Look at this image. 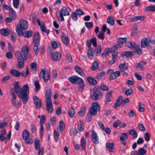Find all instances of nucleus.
Segmentation results:
<instances>
[{
	"label": "nucleus",
	"mask_w": 155,
	"mask_h": 155,
	"mask_svg": "<svg viewBox=\"0 0 155 155\" xmlns=\"http://www.w3.org/2000/svg\"><path fill=\"white\" fill-rule=\"evenodd\" d=\"M138 127L139 130L144 131L146 130V129L144 125L141 124H140L138 125Z\"/></svg>",
	"instance_id": "64"
},
{
	"label": "nucleus",
	"mask_w": 155,
	"mask_h": 155,
	"mask_svg": "<svg viewBox=\"0 0 155 155\" xmlns=\"http://www.w3.org/2000/svg\"><path fill=\"white\" fill-rule=\"evenodd\" d=\"M39 45H36L34 44V46L33 47V50L35 51V55H37L38 54V46Z\"/></svg>",
	"instance_id": "63"
},
{
	"label": "nucleus",
	"mask_w": 155,
	"mask_h": 155,
	"mask_svg": "<svg viewBox=\"0 0 155 155\" xmlns=\"http://www.w3.org/2000/svg\"><path fill=\"white\" fill-rule=\"evenodd\" d=\"M61 37L63 43L66 45H67L69 42L68 36L65 34L63 33Z\"/></svg>",
	"instance_id": "24"
},
{
	"label": "nucleus",
	"mask_w": 155,
	"mask_h": 155,
	"mask_svg": "<svg viewBox=\"0 0 155 155\" xmlns=\"http://www.w3.org/2000/svg\"><path fill=\"white\" fill-rule=\"evenodd\" d=\"M29 50V48L26 45H25L22 47L20 52L19 51L15 52V55H16L21 58L27 59Z\"/></svg>",
	"instance_id": "5"
},
{
	"label": "nucleus",
	"mask_w": 155,
	"mask_h": 155,
	"mask_svg": "<svg viewBox=\"0 0 155 155\" xmlns=\"http://www.w3.org/2000/svg\"><path fill=\"white\" fill-rule=\"evenodd\" d=\"M119 68L122 71H125L127 69L128 66L126 63L121 64L119 65Z\"/></svg>",
	"instance_id": "48"
},
{
	"label": "nucleus",
	"mask_w": 155,
	"mask_h": 155,
	"mask_svg": "<svg viewBox=\"0 0 155 155\" xmlns=\"http://www.w3.org/2000/svg\"><path fill=\"white\" fill-rule=\"evenodd\" d=\"M37 130V128L34 124H32L31 125L30 130L32 133H35L36 132Z\"/></svg>",
	"instance_id": "62"
},
{
	"label": "nucleus",
	"mask_w": 155,
	"mask_h": 155,
	"mask_svg": "<svg viewBox=\"0 0 155 155\" xmlns=\"http://www.w3.org/2000/svg\"><path fill=\"white\" fill-rule=\"evenodd\" d=\"M128 132L129 134L132 136V137L134 139L136 138L137 136V134L136 130L134 129L128 130Z\"/></svg>",
	"instance_id": "25"
},
{
	"label": "nucleus",
	"mask_w": 155,
	"mask_h": 155,
	"mask_svg": "<svg viewBox=\"0 0 155 155\" xmlns=\"http://www.w3.org/2000/svg\"><path fill=\"white\" fill-rule=\"evenodd\" d=\"M29 71L28 69L26 68V71H22L21 73L22 76L24 77H25L27 75H28L29 74Z\"/></svg>",
	"instance_id": "58"
},
{
	"label": "nucleus",
	"mask_w": 155,
	"mask_h": 155,
	"mask_svg": "<svg viewBox=\"0 0 155 155\" xmlns=\"http://www.w3.org/2000/svg\"><path fill=\"white\" fill-rule=\"evenodd\" d=\"M34 84L35 86V91L38 92L41 88L39 81H36L35 82Z\"/></svg>",
	"instance_id": "43"
},
{
	"label": "nucleus",
	"mask_w": 155,
	"mask_h": 155,
	"mask_svg": "<svg viewBox=\"0 0 155 155\" xmlns=\"http://www.w3.org/2000/svg\"><path fill=\"white\" fill-rule=\"evenodd\" d=\"M81 143L82 150H85L86 147V140L83 137L81 138Z\"/></svg>",
	"instance_id": "37"
},
{
	"label": "nucleus",
	"mask_w": 155,
	"mask_h": 155,
	"mask_svg": "<svg viewBox=\"0 0 155 155\" xmlns=\"http://www.w3.org/2000/svg\"><path fill=\"white\" fill-rule=\"evenodd\" d=\"M123 97L122 96H120L118 98L117 100L115 102L114 107L117 108L119 107L121 104L122 102Z\"/></svg>",
	"instance_id": "18"
},
{
	"label": "nucleus",
	"mask_w": 155,
	"mask_h": 155,
	"mask_svg": "<svg viewBox=\"0 0 155 155\" xmlns=\"http://www.w3.org/2000/svg\"><path fill=\"white\" fill-rule=\"evenodd\" d=\"M79 84L78 86V89L79 90L81 91L82 92L84 90L85 87V84H84V81L83 82L79 83Z\"/></svg>",
	"instance_id": "45"
},
{
	"label": "nucleus",
	"mask_w": 155,
	"mask_h": 155,
	"mask_svg": "<svg viewBox=\"0 0 155 155\" xmlns=\"http://www.w3.org/2000/svg\"><path fill=\"white\" fill-rule=\"evenodd\" d=\"M120 73L119 71H117L115 72H113L110 76L109 79L110 81L114 80L117 77L120 76Z\"/></svg>",
	"instance_id": "14"
},
{
	"label": "nucleus",
	"mask_w": 155,
	"mask_h": 155,
	"mask_svg": "<svg viewBox=\"0 0 155 155\" xmlns=\"http://www.w3.org/2000/svg\"><path fill=\"white\" fill-rule=\"evenodd\" d=\"M15 56L17 59L18 63L16 64L17 68L19 69L23 68L25 66L24 62L27 61V59L16 55H15Z\"/></svg>",
	"instance_id": "9"
},
{
	"label": "nucleus",
	"mask_w": 155,
	"mask_h": 155,
	"mask_svg": "<svg viewBox=\"0 0 155 155\" xmlns=\"http://www.w3.org/2000/svg\"><path fill=\"white\" fill-rule=\"evenodd\" d=\"M136 44L132 42L131 41H127L126 43V45L128 48L132 49Z\"/></svg>",
	"instance_id": "41"
},
{
	"label": "nucleus",
	"mask_w": 155,
	"mask_h": 155,
	"mask_svg": "<svg viewBox=\"0 0 155 155\" xmlns=\"http://www.w3.org/2000/svg\"><path fill=\"white\" fill-rule=\"evenodd\" d=\"M127 40L126 38L124 37L123 38H119L118 40V42L119 45L117 44L116 45H115V47L117 48H120V45H123L125 43Z\"/></svg>",
	"instance_id": "20"
},
{
	"label": "nucleus",
	"mask_w": 155,
	"mask_h": 155,
	"mask_svg": "<svg viewBox=\"0 0 155 155\" xmlns=\"http://www.w3.org/2000/svg\"><path fill=\"white\" fill-rule=\"evenodd\" d=\"M141 44V47L143 48L147 47L149 48H151V47L150 46L149 43V41L148 40L147 38H144L142 39Z\"/></svg>",
	"instance_id": "11"
},
{
	"label": "nucleus",
	"mask_w": 155,
	"mask_h": 155,
	"mask_svg": "<svg viewBox=\"0 0 155 155\" xmlns=\"http://www.w3.org/2000/svg\"><path fill=\"white\" fill-rule=\"evenodd\" d=\"M40 35L38 32H36L34 33V43L36 45L40 44Z\"/></svg>",
	"instance_id": "16"
},
{
	"label": "nucleus",
	"mask_w": 155,
	"mask_h": 155,
	"mask_svg": "<svg viewBox=\"0 0 155 155\" xmlns=\"http://www.w3.org/2000/svg\"><path fill=\"white\" fill-rule=\"evenodd\" d=\"M107 22L110 26H113L114 23V19L112 16H109L107 20Z\"/></svg>",
	"instance_id": "38"
},
{
	"label": "nucleus",
	"mask_w": 155,
	"mask_h": 155,
	"mask_svg": "<svg viewBox=\"0 0 155 155\" xmlns=\"http://www.w3.org/2000/svg\"><path fill=\"white\" fill-rule=\"evenodd\" d=\"M34 145L36 150H38L40 148V140L36 138L34 140Z\"/></svg>",
	"instance_id": "30"
},
{
	"label": "nucleus",
	"mask_w": 155,
	"mask_h": 155,
	"mask_svg": "<svg viewBox=\"0 0 155 155\" xmlns=\"http://www.w3.org/2000/svg\"><path fill=\"white\" fill-rule=\"evenodd\" d=\"M68 81L72 84H76L79 83L84 82V80L81 78L77 75L72 76L68 78Z\"/></svg>",
	"instance_id": "7"
},
{
	"label": "nucleus",
	"mask_w": 155,
	"mask_h": 155,
	"mask_svg": "<svg viewBox=\"0 0 155 155\" xmlns=\"http://www.w3.org/2000/svg\"><path fill=\"white\" fill-rule=\"evenodd\" d=\"M71 10V9L68 6H65L62 8L60 12L64 14V16H68L70 15Z\"/></svg>",
	"instance_id": "12"
},
{
	"label": "nucleus",
	"mask_w": 155,
	"mask_h": 155,
	"mask_svg": "<svg viewBox=\"0 0 155 155\" xmlns=\"http://www.w3.org/2000/svg\"><path fill=\"white\" fill-rule=\"evenodd\" d=\"M29 136V134L28 130H25L22 133V136L24 140H26L28 139Z\"/></svg>",
	"instance_id": "39"
},
{
	"label": "nucleus",
	"mask_w": 155,
	"mask_h": 155,
	"mask_svg": "<svg viewBox=\"0 0 155 155\" xmlns=\"http://www.w3.org/2000/svg\"><path fill=\"white\" fill-rule=\"evenodd\" d=\"M33 100L35 106L37 109L40 108L42 105L41 100L36 96H34L33 97Z\"/></svg>",
	"instance_id": "10"
},
{
	"label": "nucleus",
	"mask_w": 155,
	"mask_h": 155,
	"mask_svg": "<svg viewBox=\"0 0 155 155\" xmlns=\"http://www.w3.org/2000/svg\"><path fill=\"white\" fill-rule=\"evenodd\" d=\"M75 113V111L74 109L71 107L69 108L68 110V115L70 117H72Z\"/></svg>",
	"instance_id": "44"
},
{
	"label": "nucleus",
	"mask_w": 155,
	"mask_h": 155,
	"mask_svg": "<svg viewBox=\"0 0 155 155\" xmlns=\"http://www.w3.org/2000/svg\"><path fill=\"white\" fill-rule=\"evenodd\" d=\"M146 17L144 16H136L131 18V20L132 22H135L138 20L142 21L145 19Z\"/></svg>",
	"instance_id": "26"
},
{
	"label": "nucleus",
	"mask_w": 155,
	"mask_h": 155,
	"mask_svg": "<svg viewBox=\"0 0 155 155\" xmlns=\"http://www.w3.org/2000/svg\"><path fill=\"white\" fill-rule=\"evenodd\" d=\"M10 73L13 76L18 77L21 75L20 72L16 69H12L10 71Z\"/></svg>",
	"instance_id": "23"
},
{
	"label": "nucleus",
	"mask_w": 155,
	"mask_h": 155,
	"mask_svg": "<svg viewBox=\"0 0 155 155\" xmlns=\"http://www.w3.org/2000/svg\"><path fill=\"white\" fill-rule=\"evenodd\" d=\"M150 134L149 133H146L144 134V138L147 141H149L150 140Z\"/></svg>",
	"instance_id": "53"
},
{
	"label": "nucleus",
	"mask_w": 155,
	"mask_h": 155,
	"mask_svg": "<svg viewBox=\"0 0 155 155\" xmlns=\"http://www.w3.org/2000/svg\"><path fill=\"white\" fill-rule=\"evenodd\" d=\"M28 25L27 21L23 19H21L20 23L18 24L16 27V30L18 36L22 35L23 30L27 28Z\"/></svg>",
	"instance_id": "3"
},
{
	"label": "nucleus",
	"mask_w": 155,
	"mask_h": 155,
	"mask_svg": "<svg viewBox=\"0 0 155 155\" xmlns=\"http://www.w3.org/2000/svg\"><path fill=\"white\" fill-rule=\"evenodd\" d=\"M111 52L112 54V57L113 58H117L118 54L117 49L115 48H112L111 50Z\"/></svg>",
	"instance_id": "40"
},
{
	"label": "nucleus",
	"mask_w": 155,
	"mask_h": 155,
	"mask_svg": "<svg viewBox=\"0 0 155 155\" xmlns=\"http://www.w3.org/2000/svg\"><path fill=\"white\" fill-rule=\"evenodd\" d=\"M99 64L97 61H95L92 64L91 69L92 70H95L96 69L98 66Z\"/></svg>",
	"instance_id": "47"
},
{
	"label": "nucleus",
	"mask_w": 155,
	"mask_h": 155,
	"mask_svg": "<svg viewBox=\"0 0 155 155\" xmlns=\"http://www.w3.org/2000/svg\"><path fill=\"white\" fill-rule=\"evenodd\" d=\"M145 10L147 11L155 12V5L150 6L147 7Z\"/></svg>",
	"instance_id": "49"
},
{
	"label": "nucleus",
	"mask_w": 155,
	"mask_h": 155,
	"mask_svg": "<svg viewBox=\"0 0 155 155\" xmlns=\"http://www.w3.org/2000/svg\"><path fill=\"white\" fill-rule=\"evenodd\" d=\"M31 69L33 71H36L37 70V64L34 62L31 63Z\"/></svg>",
	"instance_id": "61"
},
{
	"label": "nucleus",
	"mask_w": 155,
	"mask_h": 155,
	"mask_svg": "<svg viewBox=\"0 0 155 155\" xmlns=\"http://www.w3.org/2000/svg\"><path fill=\"white\" fill-rule=\"evenodd\" d=\"M128 138V135L126 133H122L120 137V140L121 141H126Z\"/></svg>",
	"instance_id": "32"
},
{
	"label": "nucleus",
	"mask_w": 155,
	"mask_h": 155,
	"mask_svg": "<svg viewBox=\"0 0 155 155\" xmlns=\"http://www.w3.org/2000/svg\"><path fill=\"white\" fill-rule=\"evenodd\" d=\"M91 43L94 47H95L97 45V38L95 37H93L91 39H90Z\"/></svg>",
	"instance_id": "51"
},
{
	"label": "nucleus",
	"mask_w": 155,
	"mask_h": 155,
	"mask_svg": "<svg viewBox=\"0 0 155 155\" xmlns=\"http://www.w3.org/2000/svg\"><path fill=\"white\" fill-rule=\"evenodd\" d=\"M38 24L39 26L40 29L43 32L46 29V27L43 22L41 21L39 18L37 19Z\"/></svg>",
	"instance_id": "21"
},
{
	"label": "nucleus",
	"mask_w": 155,
	"mask_h": 155,
	"mask_svg": "<svg viewBox=\"0 0 155 155\" xmlns=\"http://www.w3.org/2000/svg\"><path fill=\"white\" fill-rule=\"evenodd\" d=\"M9 15L11 18L13 20H15L16 17V14L15 12L12 8H10Z\"/></svg>",
	"instance_id": "29"
},
{
	"label": "nucleus",
	"mask_w": 155,
	"mask_h": 155,
	"mask_svg": "<svg viewBox=\"0 0 155 155\" xmlns=\"http://www.w3.org/2000/svg\"><path fill=\"white\" fill-rule=\"evenodd\" d=\"M10 31V30L8 28H2L0 30V33L3 35L7 36L9 35Z\"/></svg>",
	"instance_id": "27"
},
{
	"label": "nucleus",
	"mask_w": 155,
	"mask_h": 155,
	"mask_svg": "<svg viewBox=\"0 0 155 155\" xmlns=\"http://www.w3.org/2000/svg\"><path fill=\"white\" fill-rule=\"evenodd\" d=\"M12 104L16 108H19L21 106V103L18 101H15L12 102Z\"/></svg>",
	"instance_id": "50"
},
{
	"label": "nucleus",
	"mask_w": 155,
	"mask_h": 155,
	"mask_svg": "<svg viewBox=\"0 0 155 155\" xmlns=\"http://www.w3.org/2000/svg\"><path fill=\"white\" fill-rule=\"evenodd\" d=\"M97 37L100 40L102 41L104 40L105 38L104 33L100 32V33L97 35Z\"/></svg>",
	"instance_id": "59"
},
{
	"label": "nucleus",
	"mask_w": 155,
	"mask_h": 155,
	"mask_svg": "<svg viewBox=\"0 0 155 155\" xmlns=\"http://www.w3.org/2000/svg\"><path fill=\"white\" fill-rule=\"evenodd\" d=\"M95 50L96 51L97 54H100L101 52V45H98L95 47Z\"/></svg>",
	"instance_id": "54"
},
{
	"label": "nucleus",
	"mask_w": 155,
	"mask_h": 155,
	"mask_svg": "<svg viewBox=\"0 0 155 155\" xmlns=\"http://www.w3.org/2000/svg\"><path fill=\"white\" fill-rule=\"evenodd\" d=\"M147 152V151L143 148H140L138 150V155H144Z\"/></svg>",
	"instance_id": "46"
},
{
	"label": "nucleus",
	"mask_w": 155,
	"mask_h": 155,
	"mask_svg": "<svg viewBox=\"0 0 155 155\" xmlns=\"http://www.w3.org/2000/svg\"><path fill=\"white\" fill-rule=\"evenodd\" d=\"M58 130V129L57 130H54V135L55 140L56 142H58L59 139V136L60 134V133Z\"/></svg>",
	"instance_id": "35"
},
{
	"label": "nucleus",
	"mask_w": 155,
	"mask_h": 155,
	"mask_svg": "<svg viewBox=\"0 0 155 155\" xmlns=\"http://www.w3.org/2000/svg\"><path fill=\"white\" fill-rule=\"evenodd\" d=\"M11 39L12 41L13 42H15L16 40L17 35L14 32H12L11 34Z\"/></svg>",
	"instance_id": "55"
},
{
	"label": "nucleus",
	"mask_w": 155,
	"mask_h": 155,
	"mask_svg": "<svg viewBox=\"0 0 155 155\" xmlns=\"http://www.w3.org/2000/svg\"><path fill=\"white\" fill-rule=\"evenodd\" d=\"M92 140L93 142L95 144H97L99 143V140L97 135L94 130L92 131Z\"/></svg>",
	"instance_id": "15"
},
{
	"label": "nucleus",
	"mask_w": 155,
	"mask_h": 155,
	"mask_svg": "<svg viewBox=\"0 0 155 155\" xmlns=\"http://www.w3.org/2000/svg\"><path fill=\"white\" fill-rule=\"evenodd\" d=\"M46 121L45 116L44 115H42L40 120V125H43Z\"/></svg>",
	"instance_id": "52"
},
{
	"label": "nucleus",
	"mask_w": 155,
	"mask_h": 155,
	"mask_svg": "<svg viewBox=\"0 0 155 155\" xmlns=\"http://www.w3.org/2000/svg\"><path fill=\"white\" fill-rule=\"evenodd\" d=\"M78 129L79 131H82L84 130V124L81 120H79L77 123Z\"/></svg>",
	"instance_id": "28"
},
{
	"label": "nucleus",
	"mask_w": 155,
	"mask_h": 155,
	"mask_svg": "<svg viewBox=\"0 0 155 155\" xmlns=\"http://www.w3.org/2000/svg\"><path fill=\"white\" fill-rule=\"evenodd\" d=\"M61 54L58 52H54L51 56L52 59L54 61H59L61 58Z\"/></svg>",
	"instance_id": "13"
},
{
	"label": "nucleus",
	"mask_w": 155,
	"mask_h": 155,
	"mask_svg": "<svg viewBox=\"0 0 155 155\" xmlns=\"http://www.w3.org/2000/svg\"><path fill=\"white\" fill-rule=\"evenodd\" d=\"M51 45L52 48L54 49L59 47V43L56 41H52Z\"/></svg>",
	"instance_id": "56"
},
{
	"label": "nucleus",
	"mask_w": 155,
	"mask_h": 155,
	"mask_svg": "<svg viewBox=\"0 0 155 155\" xmlns=\"http://www.w3.org/2000/svg\"><path fill=\"white\" fill-rule=\"evenodd\" d=\"M19 84V83L18 81L15 82L13 84L15 91L18 96L22 100L23 104H25L29 98V85L28 84H26L21 88Z\"/></svg>",
	"instance_id": "1"
},
{
	"label": "nucleus",
	"mask_w": 155,
	"mask_h": 155,
	"mask_svg": "<svg viewBox=\"0 0 155 155\" xmlns=\"http://www.w3.org/2000/svg\"><path fill=\"white\" fill-rule=\"evenodd\" d=\"M103 95V93L100 91L99 86H96L93 89V93L91 95V98L93 101H95L102 98Z\"/></svg>",
	"instance_id": "4"
},
{
	"label": "nucleus",
	"mask_w": 155,
	"mask_h": 155,
	"mask_svg": "<svg viewBox=\"0 0 155 155\" xmlns=\"http://www.w3.org/2000/svg\"><path fill=\"white\" fill-rule=\"evenodd\" d=\"M106 147L109 149V151L111 152H113L114 151V143L113 142H108L106 143Z\"/></svg>",
	"instance_id": "22"
},
{
	"label": "nucleus",
	"mask_w": 155,
	"mask_h": 155,
	"mask_svg": "<svg viewBox=\"0 0 155 155\" xmlns=\"http://www.w3.org/2000/svg\"><path fill=\"white\" fill-rule=\"evenodd\" d=\"M59 130L61 132L64 130L65 128V125L63 121H61L59 122Z\"/></svg>",
	"instance_id": "42"
},
{
	"label": "nucleus",
	"mask_w": 155,
	"mask_h": 155,
	"mask_svg": "<svg viewBox=\"0 0 155 155\" xmlns=\"http://www.w3.org/2000/svg\"><path fill=\"white\" fill-rule=\"evenodd\" d=\"M33 32L31 31H25L24 33H22V35L28 38H31Z\"/></svg>",
	"instance_id": "36"
},
{
	"label": "nucleus",
	"mask_w": 155,
	"mask_h": 155,
	"mask_svg": "<svg viewBox=\"0 0 155 155\" xmlns=\"http://www.w3.org/2000/svg\"><path fill=\"white\" fill-rule=\"evenodd\" d=\"M39 77L40 78H43L44 81L47 82L50 79V75L48 71H46L44 68H41L40 70Z\"/></svg>",
	"instance_id": "6"
},
{
	"label": "nucleus",
	"mask_w": 155,
	"mask_h": 155,
	"mask_svg": "<svg viewBox=\"0 0 155 155\" xmlns=\"http://www.w3.org/2000/svg\"><path fill=\"white\" fill-rule=\"evenodd\" d=\"M51 90L48 89L46 92V110L48 112L52 113L53 111L52 104L51 100Z\"/></svg>",
	"instance_id": "2"
},
{
	"label": "nucleus",
	"mask_w": 155,
	"mask_h": 155,
	"mask_svg": "<svg viewBox=\"0 0 155 155\" xmlns=\"http://www.w3.org/2000/svg\"><path fill=\"white\" fill-rule=\"evenodd\" d=\"M93 48H88L87 50V55L88 58L90 59H92L94 56V52L93 51Z\"/></svg>",
	"instance_id": "33"
},
{
	"label": "nucleus",
	"mask_w": 155,
	"mask_h": 155,
	"mask_svg": "<svg viewBox=\"0 0 155 155\" xmlns=\"http://www.w3.org/2000/svg\"><path fill=\"white\" fill-rule=\"evenodd\" d=\"M87 80L91 85L95 86L97 84V81L93 78L91 77H88L87 78Z\"/></svg>",
	"instance_id": "17"
},
{
	"label": "nucleus",
	"mask_w": 155,
	"mask_h": 155,
	"mask_svg": "<svg viewBox=\"0 0 155 155\" xmlns=\"http://www.w3.org/2000/svg\"><path fill=\"white\" fill-rule=\"evenodd\" d=\"M100 110V107L99 104L97 102H93L92 107H91L90 112L91 114L93 115H95L97 111Z\"/></svg>",
	"instance_id": "8"
},
{
	"label": "nucleus",
	"mask_w": 155,
	"mask_h": 155,
	"mask_svg": "<svg viewBox=\"0 0 155 155\" xmlns=\"http://www.w3.org/2000/svg\"><path fill=\"white\" fill-rule=\"evenodd\" d=\"M140 45L138 44H136L134 47L132 49L135 50L136 53L138 55H141L142 54V50L140 48Z\"/></svg>",
	"instance_id": "31"
},
{
	"label": "nucleus",
	"mask_w": 155,
	"mask_h": 155,
	"mask_svg": "<svg viewBox=\"0 0 155 155\" xmlns=\"http://www.w3.org/2000/svg\"><path fill=\"white\" fill-rule=\"evenodd\" d=\"M55 15L58 20L61 21H64V14H62L60 11L56 12Z\"/></svg>",
	"instance_id": "19"
},
{
	"label": "nucleus",
	"mask_w": 155,
	"mask_h": 155,
	"mask_svg": "<svg viewBox=\"0 0 155 155\" xmlns=\"http://www.w3.org/2000/svg\"><path fill=\"white\" fill-rule=\"evenodd\" d=\"M121 123L122 122L120 120H117L114 122L113 126L115 128H117L121 124Z\"/></svg>",
	"instance_id": "57"
},
{
	"label": "nucleus",
	"mask_w": 155,
	"mask_h": 155,
	"mask_svg": "<svg viewBox=\"0 0 155 155\" xmlns=\"http://www.w3.org/2000/svg\"><path fill=\"white\" fill-rule=\"evenodd\" d=\"M71 17L72 19L74 21H77L78 20V14L76 12H73L72 13Z\"/></svg>",
	"instance_id": "60"
},
{
	"label": "nucleus",
	"mask_w": 155,
	"mask_h": 155,
	"mask_svg": "<svg viewBox=\"0 0 155 155\" xmlns=\"http://www.w3.org/2000/svg\"><path fill=\"white\" fill-rule=\"evenodd\" d=\"M74 69L77 73L80 75L81 76L84 75V73L83 71L78 66H74Z\"/></svg>",
	"instance_id": "34"
}]
</instances>
